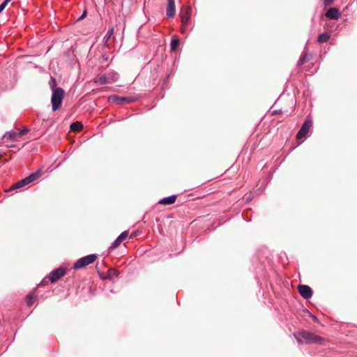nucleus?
Here are the masks:
<instances>
[{"mask_svg": "<svg viewBox=\"0 0 357 357\" xmlns=\"http://www.w3.org/2000/svg\"><path fill=\"white\" fill-rule=\"evenodd\" d=\"M294 337L298 344H311L319 343L321 344L324 340L323 338L309 331H302L294 333Z\"/></svg>", "mask_w": 357, "mask_h": 357, "instance_id": "f257e3e1", "label": "nucleus"}, {"mask_svg": "<svg viewBox=\"0 0 357 357\" xmlns=\"http://www.w3.org/2000/svg\"><path fill=\"white\" fill-rule=\"evenodd\" d=\"M65 91L62 88L57 87L53 89L51 97V104L54 112L58 110L61 107Z\"/></svg>", "mask_w": 357, "mask_h": 357, "instance_id": "f03ea898", "label": "nucleus"}, {"mask_svg": "<svg viewBox=\"0 0 357 357\" xmlns=\"http://www.w3.org/2000/svg\"><path fill=\"white\" fill-rule=\"evenodd\" d=\"M119 79V74L114 71L108 72L105 75L97 76L94 79L95 83L99 85H104L107 84H111Z\"/></svg>", "mask_w": 357, "mask_h": 357, "instance_id": "7ed1b4c3", "label": "nucleus"}, {"mask_svg": "<svg viewBox=\"0 0 357 357\" xmlns=\"http://www.w3.org/2000/svg\"><path fill=\"white\" fill-rule=\"evenodd\" d=\"M96 259L97 256L94 254L82 257L76 261V263L73 265V268L74 269H79L84 268L94 262Z\"/></svg>", "mask_w": 357, "mask_h": 357, "instance_id": "20e7f679", "label": "nucleus"}, {"mask_svg": "<svg viewBox=\"0 0 357 357\" xmlns=\"http://www.w3.org/2000/svg\"><path fill=\"white\" fill-rule=\"evenodd\" d=\"M312 126V122L310 120H306L303 124L301 128L296 135L298 139L305 137L310 132V130Z\"/></svg>", "mask_w": 357, "mask_h": 357, "instance_id": "39448f33", "label": "nucleus"}, {"mask_svg": "<svg viewBox=\"0 0 357 357\" xmlns=\"http://www.w3.org/2000/svg\"><path fill=\"white\" fill-rule=\"evenodd\" d=\"M66 274V269L59 267L54 271H52L50 274L49 280H50L52 282H54L57 281L59 279H60L61 277H63Z\"/></svg>", "mask_w": 357, "mask_h": 357, "instance_id": "423d86ee", "label": "nucleus"}, {"mask_svg": "<svg viewBox=\"0 0 357 357\" xmlns=\"http://www.w3.org/2000/svg\"><path fill=\"white\" fill-rule=\"evenodd\" d=\"M299 294L305 299L310 298L312 296V291L307 285L300 284L298 287Z\"/></svg>", "mask_w": 357, "mask_h": 357, "instance_id": "0eeeda50", "label": "nucleus"}, {"mask_svg": "<svg viewBox=\"0 0 357 357\" xmlns=\"http://www.w3.org/2000/svg\"><path fill=\"white\" fill-rule=\"evenodd\" d=\"M109 101L117 102L119 104L130 103L134 101V99L128 97H121L118 96H112L109 97Z\"/></svg>", "mask_w": 357, "mask_h": 357, "instance_id": "6e6552de", "label": "nucleus"}, {"mask_svg": "<svg viewBox=\"0 0 357 357\" xmlns=\"http://www.w3.org/2000/svg\"><path fill=\"white\" fill-rule=\"evenodd\" d=\"M128 236V231H125L122 232L117 238L113 242V243L109 247L110 250H113L119 247L121 243L124 241Z\"/></svg>", "mask_w": 357, "mask_h": 357, "instance_id": "1a4fd4ad", "label": "nucleus"}, {"mask_svg": "<svg viewBox=\"0 0 357 357\" xmlns=\"http://www.w3.org/2000/svg\"><path fill=\"white\" fill-rule=\"evenodd\" d=\"M176 8L174 0H167L166 14L168 17H173L175 15Z\"/></svg>", "mask_w": 357, "mask_h": 357, "instance_id": "9d476101", "label": "nucleus"}, {"mask_svg": "<svg viewBox=\"0 0 357 357\" xmlns=\"http://www.w3.org/2000/svg\"><path fill=\"white\" fill-rule=\"evenodd\" d=\"M325 15L326 17L333 20H337L340 16L339 10L335 8H330Z\"/></svg>", "mask_w": 357, "mask_h": 357, "instance_id": "9b49d317", "label": "nucleus"}, {"mask_svg": "<svg viewBox=\"0 0 357 357\" xmlns=\"http://www.w3.org/2000/svg\"><path fill=\"white\" fill-rule=\"evenodd\" d=\"M20 139L18 132L15 131H10L6 132L3 136L4 142H6V139H10L13 142H17Z\"/></svg>", "mask_w": 357, "mask_h": 357, "instance_id": "f8f14e48", "label": "nucleus"}, {"mask_svg": "<svg viewBox=\"0 0 357 357\" xmlns=\"http://www.w3.org/2000/svg\"><path fill=\"white\" fill-rule=\"evenodd\" d=\"M176 196L172 195V196L167 197L162 199L161 200H160L158 202V203L160 204H164V205H169V204H174L176 202Z\"/></svg>", "mask_w": 357, "mask_h": 357, "instance_id": "ddd939ff", "label": "nucleus"}, {"mask_svg": "<svg viewBox=\"0 0 357 357\" xmlns=\"http://www.w3.org/2000/svg\"><path fill=\"white\" fill-rule=\"evenodd\" d=\"M41 174H42L41 170H38L35 173H33V174H30L29 176L26 177L25 179L27 183H30L36 181V179H38L40 176Z\"/></svg>", "mask_w": 357, "mask_h": 357, "instance_id": "4468645a", "label": "nucleus"}, {"mask_svg": "<svg viewBox=\"0 0 357 357\" xmlns=\"http://www.w3.org/2000/svg\"><path fill=\"white\" fill-rule=\"evenodd\" d=\"M181 23L183 24L184 25H188L190 19V15L188 11H185V13H182L181 14Z\"/></svg>", "mask_w": 357, "mask_h": 357, "instance_id": "2eb2a0df", "label": "nucleus"}, {"mask_svg": "<svg viewBox=\"0 0 357 357\" xmlns=\"http://www.w3.org/2000/svg\"><path fill=\"white\" fill-rule=\"evenodd\" d=\"M114 32V28H111L107 31V33L104 38L105 45L109 46L110 38L113 36Z\"/></svg>", "mask_w": 357, "mask_h": 357, "instance_id": "dca6fc26", "label": "nucleus"}, {"mask_svg": "<svg viewBox=\"0 0 357 357\" xmlns=\"http://www.w3.org/2000/svg\"><path fill=\"white\" fill-rule=\"evenodd\" d=\"M82 128H83V126H82V123L79 121L74 122L70 125V129L73 131H75V132L80 131L82 129Z\"/></svg>", "mask_w": 357, "mask_h": 357, "instance_id": "f3484780", "label": "nucleus"}, {"mask_svg": "<svg viewBox=\"0 0 357 357\" xmlns=\"http://www.w3.org/2000/svg\"><path fill=\"white\" fill-rule=\"evenodd\" d=\"M28 184H29V183L26 182L25 178L22 179L21 181L17 182L12 186V190L22 188Z\"/></svg>", "mask_w": 357, "mask_h": 357, "instance_id": "a211bd4d", "label": "nucleus"}, {"mask_svg": "<svg viewBox=\"0 0 357 357\" xmlns=\"http://www.w3.org/2000/svg\"><path fill=\"white\" fill-rule=\"evenodd\" d=\"M330 38V35L327 33H322L318 36V42L320 43L327 42Z\"/></svg>", "mask_w": 357, "mask_h": 357, "instance_id": "6ab92c4d", "label": "nucleus"}, {"mask_svg": "<svg viewBox=\"0 0 357 357\" xmlns=\"http://www.w3.org/2000/svg\"><path fill=\"white\" fill-rule=\"evenodd\" d=\"M107 275L109 279H114L118 277L119 271L114 268H109L108 270Z\"/></svg>", "mask_w": 357, "mask_h": 357, "instance_id": "aec40b11", "label": "nucleus"}, {"mask_svg": "<svg viewBox=\"0 0 357 357\" xmlns=\"http://www.w3.org/2000/svg\"><path fill=\"white\" fill-rule=\"evenodd\" d=\"M180 40L178 38H173L171 41V50L174 51L177 49Z\"/></svg>", "mask_w": 357, "mask_h": 357, "instance_id": "412c9836", "label": "nucleus"}, {"mask_svg": "<svg viewBox=\"0 0 357 357\" xmlns=\"http://www.w3.org/2000/svg\"><path fill=\"white\" fill-rule=\"evenodd\" d=\"M35 301H36V297H34L31 295L27 296V301H26L27 305H29V306L32 305L33 304V303L35 302Z\"/></svg>", "mask_w": 357, "mask_h": 357, "instance_id": "4be33fe9", "label": "nucleus"}, {"mask_svg": "<svg viewBox=\"0 0 357 357\" xmlns=\"http://www.w3.org/2000/svg\"><path fill=\"white\" fill-rule=\"evenodd\" d=\"M11 0H4L1 4H0V13L4 10L6 6L8 5V3Z\"/></svg>", "mask_w": 357, "mask_h": 357, "instance_id": "5701e85b", "label": "nucleus"}, {"mask_svg": "<svg viewBox=\"0 0 357 357\" xmlns=\"http://www.w3.org/2000/svg\"><path fill=\"white\" fill-rule=\"evenodd\" d=\"M306 62V54H303L298 61V65H303Z\"/></svg>", "mask_w": 357, "mask_h": 357, "instance_id": "b1692460", "label": "nucleus"}, {"mask_svg": "<svg viewBox=\"0 0 357 357\" xmlns=\"http://www.w3.org/2000/svg\"><path fill=\"white\" fill-rule=\"evenodd\" d=\"M29 131V129L27 128H24L23 130H20V132H18V134H19V136L20 137H21L22 135H24V134H26V132H28Z\"/></svg>", "mask_w": 357, "mask_h": 357, "instance_id": "393cba45", "label": "nucleus"}, {"mask_svg": "<svg viewBox=\"0 0 357 357\" xmlns=\"http://www.w3.org/2000/svg\"><path fill=\"white\" fill-rule=\"evenodd\" d=\"M188 31V25H184L183 24H181V31L184 33Z\"/></svg>", "mask_w": 357, "mask_h": 357, "instance_id": "a878e982", "label": "nucleus"}, {"mask_svg": "<svg viewBox=\"0 0 357 357\" xmlns=\"http://www.w3.org/2000/svg\"><path fill=\"white\" fill-rule=\"evenodd\" d=\"M55 86H56V81L54 79H52V82H50V87L52 91H53V89L56 88V87H55Z\"/></svg>", "mask_w": 357, "mask_h": 357, "instance_id": "bb28decb", "label": "nucleus"}, {"mask_svg": "<svg viewBox=\"0 0 357 357\" xmlns=\"http://www.w3.org/2000/svg\"><path fill=\"white\" fill-rule=\"evenodd\" d=\"M334 0H324V3L325 5L328 6V5H331L333 2Z\"/></svg>", "mask_w": 357, "mask_h": 357, "instance_id": "cd10ccee", "label": "nucleus"}, {"mask_svg": "<svg viewBox=\"0 0 357 357\" xmlns=\"http://www.w3.org/2000/svg\"><path fill=\"white\" fill-rule=\"evenodd\" d=\"M42 284H47L48 283V280L46 278L43 279L41 282Z\"/></svg>", "mask_w": 357, "mask_h": 357, "instance_id": "c85d7f7f", "label": "nucleus"}, {"mask_svg": "<svg viewBox=\"0 0 357 357\" xmlns=\"http://www.w3.org/2000/svg\"><path fill=\"white\" fill-rule=\"evenodd\" d=\"M311 317H312L313 320L317 321V317L314 316V315H311Z\"/></svg>", "mask_w": 357, "mask_h": 357, "instance_id": "c756f323", "label": "nucleus"}, {"mask_svg": "<svg viewBox=\"0 0 357 357\" xmlns=\"http://www.w3.org/2000/svg\"><path fill=\"white\" fill-rule=\"evenodd\" d=\"M86 13H84L83 15H82V17L80 18H83L84 16H85Z\"/></svg>", "mask_w": 357, "mask_h": 357, "instance_id": "7c9ffc66", "label": "nucleus"}]
</instances>
